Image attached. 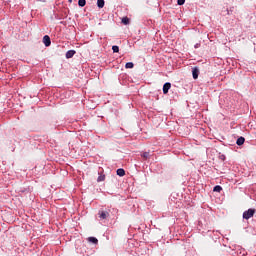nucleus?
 <instances>
[{"label":"nucleus","instance_id":"nucleus-1","mask_svg":"<svg viewBox=\"0 0 256 256\" xmlns=\"http://www.w3.org/2000/svg\"><path fill=\"white\" fill-rule=\"evenodd\" d=\"M119 213L117 208H107L106 210H100L98 212V217L102 221L105 219H115Z\"/></svg>","mask_w":256,"mask_h":256},{"label":"nucleus","instance_id":"nucleus-2","mask_svg":"<svg viewBox=\"0 0 256 256\" xmlns=\"http://www.w3.org/2000/svg\"><path fill=\"white\" fill-rule=\"evenodd\" d=\"M255 213H256L255 208H249L248 210L243 212L242 217L246 221H249V219H251V217H253L255 215Z\"/></svg>","mask_w":256,"mask_h":256},{"label":"nucleus","instance_id":"nucleus-3","mask_svg":"<svg viewBox=\"0 0 256 256\" xmlns=\"http://www.w3.org/2000/svg\"><path fill=\"white\" fill-rule=\"evenodd\" d=\"M43 43L45 47H51V37H49V35H45L43 37Z\"/></svg>","mask_w":256,"mask_h":256},{"label":"nucleus","instance_id":"nucleus-4","mask_svg":"<svg viewBox=\"0 0 256 256\" xmlns=\"http://www.w3.org/2000/svg\"><path fill=\"white\" fill-rule=\"evenodd\" d=\"M169 89H171L170 82L164 83L163 88H162L163 94L167 95V93H169Z\"/></svg>","mask_w":256,"mask_h":256},{"label":"nucleus","instance_id":"nucleus-5","mask_svg":"<svg viewBox=\"0 0 256 256\" xmlns=\"http://www.w3.org/2000/svg\"><path fill=\"white\" fill-rule=\"evenodd\" d=\"M193 79H199V67L192 68Z\"/></svg>","mask_w":256,"mask_h":256},{"label":"nucleus","instance_id":"nucleus-6","mask_svg":"<svg viewBox=\"0 0 256 256\" xmlns=\"http://www.w3.org/2000/svg\"><path fill=\"white\" fill-rule=\"evenodd\" d=\"M75 53H77V51H75V50H68L66 52V59H72V57L75 56Z\"/></svg>","mask_w":256,"mask_h":256},{"label":"nucleus","instance_id":"nucleus-7","mask_svg":"<svg viewBox=\"0 0 256 256\" xmlns=\"http://www.w3.org/2000/svg\"><path fill=\"white\" fill-rule=\"evenodd\" d=\"M87 240H88L89 243H93V245H98V243H99V240L97 238L93 237V236L88 237Z\"/></svg>","mask_w":256,"mask_h":256},{"label":"nucleus","instance_id":"nucleus-8","mask_svg":"<svg viewBox=\"0 0 256 256\" xmlns=\"http://www.w3.org/2000/svg\"><path fill=\"white\" fill-rule=\"evenodd\" d=\"M245 143V137L241 136L237 139L236 141V145H238L239 147H241V145H243Z\"/></svg>","mask_w":256,"mask_h":256},{"label":"nucleus","instance_id":"nucleus-9","mask_svg":"<svg viewBox=\"0 0 256 256\" xmlns=\"http://www.w3.org/2000/svg\"><path fill=\"white\" fill-rule=\"evenodd\" d=\"M116 174H117L119 177H125V169H123V168L117 169Z\"/></svg>","mask_w":256,"mask_h":256},{"label":"nucleus","instance_id":"nucleus-10","mask_svg":"<svg viewBox=\"0 0 256 256\" xmlns=\"http://www.w3.org/2000/svg\"><path fill=\"white\" fill-rule=\"evenodd\" d=\"M98 9H103L105 7V0H97Z\"/></svg>","mask_w":256,"mask_h":256},{"label":"nucleus","instance_id":"nucleus-11","mask_svg":"<svg viewBox=\"0 0 256 256\" xmlns=\"http://www.w3.org/2000/svg\"><path fill=\"white\" fill-rule=\"evenodd\" d=\"M213 191L215 193H221V191H223V187H221L220 185H216L214 186Z\"/></svg>","mask_w":256,"mask_h":256},{"label":"nucleus","instance_id":"nucleus-12","mask_svg":"<svg viewBox=\"0 0 256 256\" xmlns=\"http://www.w3.org/2000/svg\"><path fill=\"white\" fill-rule=\"evenodd\" d=\"M135 67V64L133 62H127L125 64V69H133Z\"/></svg>","mask_w":256,"mask_h":256},{"label":"nucleus","instance_id":"nucleus-13","mask_svg":"<svg viewBox=\"0 0 256 256\" xmlns=\"http://www.w3.org/2000/svg\"><path fill=\"white\" fill-rule=\"evenodd\" d=\"M141 157L147 161V159H149V157H151V155L149 154V152H144L141 154Z\"/></svg>","mask_w":256,"mask_h":256},{"label":"nucleus","instance_id":"nucleus-14","mask_svg":"<svg viewBox=\"0 0 256 256\" xmlns=\"http://www.w3.org/2000/svg\"><path fill=\"white\" fill-rule=\"evenodd\" d=\"M85 5H87V0H78L79 7H85Z\"/></svg>","mask_w":256,"mask_h":256},{"label":"nucleus","instance_id":"nucleus-15","mask_svg":"<svg viewBox=\"0 0 256 256\" xmlns=\"http://www.w3.org/2000/svg\"><path fill=\"white\" fill-rule=\"evenodd\" d=\"M102 181H105V174H100L97 178L98 183H101Z\"/></svg>","mask_w":256,"mask_h":256},{"label":"nucleus","instance_id":"nucleus-16","mask_svg":"<svg viewBox=\"0 0 256 256\" xmlns=\"http://www.w3.org/2000/svg\"><path fill=\"white\" fill-rule=\"evenodd\" d=\"M248 127H249V129H256V122L255 121L249 122Z\"/></svg>","mask_w":256,"mask_h":256},{"label":"nucleus","instance_id":"nucleus-17","mask_svg":"<svg viewBox=\"0 0 256 256\" xmlns=\"http://www.w3.org/2000/svg\"><path fill=\"white\" fill-rule=\"evenodd\" d=\"M122 23H123V25H129V18L128 17H123L122 18Z\"/></svg>","mask_w":256,"mask_h":256},{"label":"nucleus","instance_id":"nucleus-18","mask_svg":"<svg viewBox=\"0 0 256 256\" xmlns=\"http://www.w3.org/2000/svg\"><path fill=\"white\" fill-rule=\"evenodd\" d=\"M112 51L113 53H119V46L117 45L112 46Z\"/></svg>","mask_w":256,"mask_h":256},{"label":"nucleus","instance_id":"nucleus-19","mask_svg":"<svg viewBox=\"0 0 256 256\" xmlns=\"http://www.w3.org/2000/svg\"><path fill=\"white\" fill-rule=\"evenodd\" d=\"M178 5H185V0H177Z\"/></svg>","mask_w":256,"mask_h":256},{"label":"nucleus","instance_id":"nucleus-20","mask_svg":"<svg viewBox=\"0 0 256 256\" xmlns=\"http://www.w3.org/2000/svg\"><path fill=\"white\" fill-rule=\"evenodd\" d=\"M219 159H220V161H225V159H226L225 154H221L219 156Z\"/></svg>","mask_w":256,"mask_h":256},{"label":"nucleus","instance_id":"nucleus-21","mask_svg":"<svg viewBox=\"0 0 256 256\" xmlns=\"http://www.w3.org/2000/svg\"><path fill=\"white\" fill-rule=\"evenodd\" d=\"M199 47H201V43H196V44L194 45V48H195V49H199Z\"/></svg>","mask_w":256,"mask_h":256},{"label":"nucleus","instance_id":"nucleus-22","mask_svg":"<svg viewBox=\"0 0 256 256\" xmlns=\"http://www.w3.org/2000/svg\"><path fill=\"white\" fill-rule=\"evenodd\" d=\"M71 2V0H69Z\"/></svg>","mask_w":256,"mask_h":256}]
</instances>
